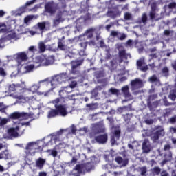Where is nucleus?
<instances>
[{
    "label": "nucleus",
    "mask_w": 176,
    "mask_h": 176,
    "mask_svg": "<svg viewBox=\"0 0 176 176\" xmlns=\"http://www.w3.org/2000/svg\"><path fill=\"white\" fill-rule=\"evenodd\" d=\"M64 93L68 94V92H67V90L65 89L59 91L60 97L52 101V104L54 105L55 109H51L48 111L47 118L49 119L57 116H67V115H68V111H67V104H65V97L63 95Z\"/></svg>",
    "instance_id": "1"
},
{
    "label": "nucleus",
    "mask_w": 176,
    "mask_h": 176,
    "mask_svg": "<svg viewBox=\"0 0 176 176\" xmlns=\"http://www.w3.org/2000/svg\"><path fill=\"white\" fill-rule=\"evenodd\" d=\"M23 85L21 84H12L9 86V91H16L19 94H24L19 96L20 100H25L27 102L34 100V96H30L31 90L25 87V85L23 82Z\"/></svg>",
    "instance_id": "2"
},
{
    "label": "nucleus",
    "mask_w": 176,
    "mask_h": 176,
    "mask_svg": "<svg viewBox=\"0 0 176 176\" xmlns=\"http://www.w3.org/2000/svg\"><path fill=\"white\" fill-rule=\"evenodd\" d=\"M9 119H11L12 120H17V119H19L20 120H27V119L30 118V114L28 113H24V112H17L15 111L8 116Z\"/></svg>",
    "instance_id": "3"
},
{
    "label": "nucleus",
    "mask_w": 176,
    "mask_h": 176,
    "mask_svg": "<svg viewBox=\"0 0 176 176\" xmlns=\"http://www.w3.org/2000/svg\"><path fill=\"white\" fill-rule=\"evenodd\" d=\"M74 79V77H69L68 74L67 73H60L57 75L53 80V82H57V83H65V82H69V80H72Z\"/></svg>",
    "instance_id": "4"
},
{
    "label": "nucleus",
    "mask_w": 176,
    "mask_h": 176,
    "mask_svg": "<svg viewBox=\"0 0 176 176\" xmlns=\"http://www.w3.org/2000/svg\"><path fill=\"white\" fill-rule=\"evenodd\" d=\"M156 132H155L151 136V140L154 144L159 141V138H160L161 135H164V129L161 126H157L155 127Z\"/></svg>",
    "instance_id": "5"
},
{
    "label": "nucleus",
    "mask_w": 176,
    "mask_h": 176,
    "mask_svg": "<svg viewBox=\"0 0 176 176\" xmlns=\"http://www.w3.org/2000/svg\"><path fill=\"white\" fill-rule=\"evenodd\" d=\"M39 149V146H38V144L34 142H31L28 143V144L25 146V150L29 155H34L35 153H36V150Z\"/></svg>",
    "instance_id": "6"
},
{
    "label": "nucleus",
    "mask_w": 176,
    "mask_h": 176,
    "mask_svg": "<svg viewBox=\"0 0 176 176\" xmlns=\"http://www.w3.org/2000/svg\"><path fill=\"white\" fill-rule=\"evenodd\" d=\"M45 9L47 13H50V14H54L57 10V5H56L54 1H50L45 4Z\"/></svg>",
    "instance_id": "7"
},
{
    "label": "nucleus",
    "mask_w": 176,
    "mask_h": 176,
    "mask_svg": "<svg viewBox=\"0 0 176 176\" xmlns=\"http://www.w3.org/2000/svg\"><path fill=\"white\" fill-rule=\"evenodd\" d=\"M72 64V70L71 73L74 75H78L79 74V70L76 69L77 67H80V65H82L83 64V60H72L71 62Z\"/></svg>",
    "instance_id": "8"
},
{
    "label": "nucleus",
    "mask_w": 176,
    "mask_h": 176,
    "mask_svg": "<svg viewBox=\"0 0 176 176\" xmlns=\"http://www.w3.org/2000/svg\"><path fill=\"white\" fill-rule=\"evenodd\" d=\"M95 141L98 144H100L104 145V144H107L108 142V133H103L95 137Z\"/></svg>",
    "instance_id": "9"
},
{
    "label": "nucleus",
    "mask_w": 176,
    "mask_h": 176,
    "mask_svg": "<svg viewBox=\"0 0 176 176\" xmlns=\"http://www.w3.org/2000/svg\"><path fill=\"white\" fill-rule=\"evenodd\" d=\"M136 66L138 69H140V71H142V72H146V71L149 69L148 65H145V61L142 59L136 61Z\"/></svg>",
    "instance_id": "10"
},
{
    "label": "nucleus",
    "mask_w": 176,
    "mask_h": 176,
    "mask_svg": "<svg viewBox=\"0 0 176 176\" xmlns=\"http://www.w3.org/2000/svg\"><path fill=\"white\" fill-rule=\"evenodd\" d=\"M19 131H20L19 126H16L15 128H10L8 130V134L10 137H13L14 138H17V137H19Z\"/></svg>",
    "instance_id": "11"
},
{
    "label": "nucleus",
    "mask_w": 176,
    "mask_h": 176,
    "mask_svg": "<svg viewBox=\"0 0 176 176\" xmlns=\"http://www.w3.org/2000/svg\"><path fill=\"white\" fill-rule=\"evenodd\" d=\"M63 14H64V12L58 11L56 15V19H54V25H58L60 23H63L64 21V19H63Z\"/></svg>",
    "instance_id": "12"
},
{
    "label": "nucleus",
    "mask_w": 176,
    "mask_h": 176,
    "mask_svg": "<svg viewBox=\"0 0 176 176\" xmlns=\"http://www.w3.org/2000/svg\"><path fill=\"white\" fill-rule=\"evenodd\" d=\"M142 148L144 153H149V152H151V144H149V140L147 139L144 140Z\"/></svg>",
    "instance_id": "13"
},
{
    "label": "nucleus",
    "mask_w": 176,
    "mask_h": 176,
    "mask_svg": "<svg viewBox=\"0 0 176 176\" xmlns=\"http://www.w3.org/2000/svg\"><path fill=\"white\" fill-rule=\"evenodd\" d=\"M107 14L108 17H111V19H116V17H120V14H122V12H120L119 10H109Z\"/></svg>",
    "instance_id": "14"
},
{
    "label": "nucleus",
    "mask_w": 176,
    "mask_h": 176,
    "mask_svg": "<svg viewBox=\"0 0 176 176\" xmlns=\"http://www.w3.org/2000/svg\"><path fill=\"white\" fill-rule=\"evenodd\" d=\"M28 57L25 52H19L16 54V60L18 63H21L22 61H27Z\"/></svg>",
    "instance_id": "15"
},
{
    "label": "nucleus",
    "mask_w": 176,
    "mask_h": 176,
    "mask_svg": "<svg viewBox=\"0 0 176 176\" xmlns=\"http://www.w3.org/2000/svg\"><path fill=\"white\" fill-rule=\"evenodd\" d=\"M119 63L122 64L124 60H127V53H126V50H122L118 52Z\"/></svg>",
    "instance_id": "16"
},
{
    "label": "nucleus",
    "mask_w": 176,
    "mask_h": 176,
    "mask_svg": "<svg viewBox=\"0 0 176 176\" xmlns=\"http://www.w3.org/2000/svg\"><path fill=\"white\" fill-rule=\"evenodd\" d=\"M46 164V160L39 157L36 160V167L38 168V170H42L45 164Z\"/></svg>",
    "instance_id": "17"
},
{
    "label": "nucleus",
    "mask_w": 176,
    "mask_h": 176,
    "mask_svg": "<svg viewBox=\"0 0 176 176\" xmlns=\"http://www.w3.org/2000/svg\"><path fill=\"white\" fill-rule=\"evenodd\" d=\"M120 130L116 129L114 131V133H113V135L111 136V141L112 144H115L118 140L120 138Z\"/></svg>",
    "instance_id": "18"
},
{
    "label": "nucleus",
    "mask_w": 176,
    "mask_h": 176,
    "mask_svg": "<svg viewBox=\"0 0 176 176\" xmlns=\"http://www.w3.org/2000/svg\"><path fill=\"white\" fill-rule=\"evenodd\" d=\"M157 98V94L150 95L147 100V105L150 109H152V102Z\"/></svg>",
    "instance_id": "19"
},
{
    "label": "nucleus",
    "mask_w": 176,
    "mask_h": 176,
    "mask_svg": "<svg viewBox=\"0 0 176 176\" xmlns=\"http://www.w3.org/2000/svg\"><path fill=\"white\" fill-rule=\"evenodd\" d=\"M35 2H36V0H31L30 1H28L25 3V6H23V7L20 8V12H21V13L25 12L26 10H27V6H30V5L34 4V3H35Z\"/></svg>",
    "instance_id": "20"
},
{
    "label": "nucleus",
    "mask_w": 176,
    "mask_h": 176,
    "mask_svg": "<svg viewBox=\"0 0 176 176\" xmlns=\"http://www.w3.org/2000/svg\"><path fill=\"white\" fill-rule=\"evenodd\" d=\"M131 84V86H138L139 87H142V85H144L142 80L140 78H135V80H132Z\"/></svg>",
    "instance_id": "21"
},
{
    "label": "nucleus",
    "mask_w": 176,
    "mask_h": 176,
    "mask_svg": "<svg viewBox=\"0 0 176 176\" xmlns=\"http://www.w3.org/2000/svg\"><path fill=\"white\" fill-rule=\"evenodd\" d=\"M122 91L126 98H130V97H131V94H130V91L129 90V86L123 87Z\"/></svg>",
    "instance_id": "22"
},
{
    "label": "nucleus",
    "mask_w": 176,
    "mask_h": 176,
    "mask_svg": "<svg viewBox=\"0 0 176 176\" xmlns=\"http://www.w3.org/2000/svg\"><path fill=\"white\" fill-rule=\"evenodd\" d=\"M84 171H91L93 170V164L91 162H87L82 164Z\"/></svg>",
    "instance_id": "23"
},
{
    "label": "nucleus",
    "mask_w": 176,
    "mask_h": 176,
    "mask_svg": "<svg viewBox=\"0 0 176 176\" xmlns=\"http://www.w3.org/2000/svg\"><path fill=\"white\" fill-rule=\"evenodd\" d=\"M96 127L97 129V131L96 132V134H100L101 133H105V128H104V126L97 124L96 125Z\"/></svg>",
    "instance_id": "24"
},
{
    "label": "nucleus",
    "mask_w": 176,
    "mask_h": 176,
    "mask_svg": "<svg viewBox=\"0 0 176 176\" xmlns=\"http://www.w3.org/2000/svg\"><path fill=\"white\" fill-rule=\"evenodd\" d=\"M36 25L37 28H38V30H40V31L43 32V31H45V28H46V22H38Z\"/></svg>",
    "instance_id": "25"
},
{
    "label": "nucleus",
    "mask_w": 176,
    "mask_h": 176,
    "mask_svg": "<svg viewBox=\"0 0 176 176\" xmlns=\"http://www.w3.org/2000/svg\"><path fill=\"white\" fill-rule=\"evenodd\" d=\"M0 156L1 159L7 160V159H9V151L8 150H5L0 152Z\"/></svg>",
    "instance_id": "26"
},
{
    "label": "nucleus",
    "mask_w": 176,
    "mask_h": 176,
    "mask_svg": "<svg viewBox=\"0 0 176 176\" xmlns=\"http://www.w3.org/2000/svg\"><path fill=\"white\" fill-rule=\"evenodd\" d=\"M3 67H5V63H1V65L0 66V76L5 78V76L8 75V73Z\"/></svg>",
    "instance_id": "27"
},
{
    "label": "nucleus",
    "mask_w": 176,
    "mask_h": 176,
    "mask_svg": "<svg viewBox=\"0 0 176 176\" xmlns=\"http://www.w3.org/2000/svg\"><path fill=\"white\" fill-rule=\"evenodd\" d=\"M116 163H118V164H122V162H123L124 166H126L127 163H129V161L127 160L123 161V158L120 156H118L117 157H116Z\"/></svg>",
    "instance_id": "28"
},
{
    "label": "nucleus",
    "mask_w": 176,
    "mask_h": 176,
    "mask_svg": "<svg viewBox=\"0 0 176 176\" xmlns=\"http://www.w3.org/2000/svg\"><path fill=\"white\" fill-rule=\"evenodd\" d=\"M38 49H39V53H44V52L46 51V45H45V43L40 42L38 43Z\"/></svg>",
    "instance_id": "29"
},
{
    "label": "nucleus",
    "mask_w": 176,
    "mask_h": 176,
    "mask_svg": "<svg viewBox=\"0 0 176 176\" xmlns=\"http://www.w3.org/2000/svg\"><path fill=\"white\" fill-rule=\"evenodd\" d=\"M6 109H8V106L5 105L3 102H0V113L6 114Z\"/></svg>",
    "instance_id": "30"
},
{
    "label": "nucleus",
    "mask_w": 176,
    "mask_h": 176,
    "mask_svg": "<svg viewBox=\"0 0 176 176\" xmlns=\"http://www.w3.org/2000/svg\"><path fill=\"white\" fill-rule=\"evenodd\" d=\"M169 98H170V100L172 101H175V100H176V90H172V91H170Z\"/></svg>",
    "instance_id": "31"
},
{
    "label": "nucleus",
    "mask_w": 176,
    "mask_h": 176,
    "mask_svg": "<svg viewBox=\"0 0 176 176\" xmlns=\"http://www.w3.org/2000/svg\"><path fill=\"white\" fill-rule=\"evenodd\" d=\"M162 173V169L159 166H155L153 169V174L154 175H159Z\"/></svg>",
    "instance_id": "32"
},
{
    "label": "nucleus",
    "mask_w": 176,
    "mask_h": 176,
    "mask_svg": "<svg viewBox=\"0 0 176 176\" xmlns=\"http://www.w3.org/2000/svg\"><path fill=\"white\" fill-rule=\"evenodd\" d=\"M94 31H96V29L91 28L86 30L85 34H89L88 38H92L94 36L93 32H94Z\"/></svg>",
    "instance_id": "33"
},
{
    "label": "nucleus",
    "mask_w": 176,
    "mask_h": 176,
    "mask_svg": "<svg viewBox=\"0 0 176 176\" xmlns=\"http://www.w3.org/2000/svg\"><path fill=\"white\" fill-rule=\"evenodd\" d=\"M111 94H114L115 96H119L120 94V91L119 89H116V88H111L109 90Z\"/></svg>",
    "instance_id": "34"
},
{
    "label": "nucleus",
    "mask_w": 176,
    "mask_h": 176,
    "mask_svg": "<svg viewBox=\"0 0 176 176\" xmlns=\"http://www.w3.org/2000/svg\"><path fill=\"white\" fill-rule=\"evenodd\" d=\"M76 171H78V173H83V164H77L75 167Z\"/></svg>",
    "instance_id": "35"
},
{
    "label": "nucleus",
    "mask_w": 176,
    "mask_h": 176,
    "mask_svg": "<svg viewBox=\"0 0 176 176\" xmlns=\"http://www.w3.org/2000/svg\"><path fill=\"white\" fill-rule=\"evenodd\" d=\"M139 170L140 171L141 175H142V176L146 175V172L148 171L146 169V166L140 167V168H139Z\"/></svg>",
    "instance_id": "36"
},
{
    "label": "nucleus",
    "mask_w": 176,
    "mask_h": 176,
    "mask_svg": "<svg viewBox=\"0 0 176 176\" xmlns=\"http://www.w3.org/2000/svg\"><path fill=\"white\" fill-rule=\"evenodd\" d=\"M162 74H164V76H168V72H170V70H168V67H164L162 69Z\"/></svg>",
    "instance_id": "37"
},
{
    "label": "nucleus",
    "mask_w": 176,
    "mask_h": 176,
    "mask_svg": "<svg viewBox=\"0 0 176 176\" xmlns=\"http://www.w3.org/2000/svg\"><path fill=\"white\" fill-rule=\"evenodd\" d=\"M32 19H34V16H31V15L27 16L24 19V23H25V24H28V23H30V21H31V20H32Z\"/></svg>",
    "instance_id": "38"
},
{
    "label": "nucleus",
    "mask_w": 176,
    "mask_h": 176,
    "mask_svg": "<svg viewBox=\"0 0 176 176\" xmlns=\"http://www.w3.org/2000/svg\"><path fill=\"white\" fill-rule=\"evenodd\" d=\"M87 107L91 109H97V104L96 103L87 104Z\"/></svg>",
    "instance_id": "39"
},
{
    "label": "nucleus",
    "mask_w": 176,
    "mask_h": 176,
    "mask_svg": "<svg viewBox=\"0 0 176 176\" xmlns=\"http://www.w3.org/2000/svg\"><path fill=\"white\" fill-rule=\"evenodd\" d=\"M8 122H9V120H8V118H2L0 120V126H5V124H7Z\"/></svg>",
    "instance_id": "40"
},
{
    "label": "nucleus",
    "mask_w": 176,
    "mask_h": 176,
    "mask_svg": "<svg viewBox=\"0 0 176 176\" xmlns=\"http://www.w3.org/2000/svg\"><path fill=\"white\" fill-rule=\"evenodd\" d=\"M34 67L35 66L34 65H29L26 66L25 68L28 72H31V71H32V69H34Z\"/></svg>",
    "instance_id": "41"
},
{
    "label": "nucleus",
    "mask_w": 176,
    "mask_h": 176,
    "mask_svg": "<svg viewBox=\"0 0 176 176\" xmlns=\"http://www.w3.org/2000/svg\"><path fill=\"white\" fill-rule=\"evenodd\" d=\"M58 47L60 50H65V45H64V44H63V42H61V41H59L58 43Z\"/></svg>",
    "instance_id": "42"
},
{
    "label": "nucleus",
    "mask_w": 176,
    "mask_h": 176,
    "mask_svg": "<svg viewBox=\"0 0 176 176\" xmlns=\"http://www.w3.org/2000/svg\"><path fill=\"white\" fill-rule=\"evenodd\" d=\"M47 152H51V155L53 157H56L57 156V151L56 150H47Z\"/></svg>",
    "instance_id": "43"
},
{
    "label": "nucleus",
    "mask_w": 176,
    "mask_h": 176,
    "mask_svg": "<svg viewBox=\"0 0 176 176\" xmlns=\"http://www.w3.org/2000/svg\"><path fill=\"white\" fill-rule=\"evenodd\" d=\"M169 9H176V3L172 2L168 5Z\"/></svg>",
    "instance_id": "44"
},
{
    "label": "nucleus",
    "mask_w": 176,
    "mask_h": 176,
    "mask_svg": "<svg viewBox=\"0 0 176 176\" xmlns=\"http://www.w3.org/2000/svg\"><path fill=\"white\" fill-rule=\"evenodd\" d=\"M131 14L126 12L124 14V20H131Z\"/></svg>",
    "instance_id": "45"
},
{
    "label": "nucleus",
    "mask_w": 176,
    "mask_h": 176,
    "mask_svg": "<svg viewBox=\"0 0 176 176\" xmlns=\"http://www.w3.org/2000/svg\"><path fill=\"white\" fill-rule=\"evenodd\" d=\"M142 23H146V21H148V16H146V14H144L142 15Z\"/></svg>",
    "instance_id": "46"
},
{
    "label": "nucleus",
    "mask_w": 176,
    "mask_h": 176,
    "mask_svg": "<svg viewBox=\"0 0 176 176\" xmlns=\"http://www.w3.org/2000/svg\"><path fill=\"white\" fill-rule=\"evenodd\" d=\"M76 131H77L76 126H75V125H72L71 129L72 134H76Z\"/></svg>",
    "instance_id": "47"
},
{
    "label": "nucleus",
    "mask_w": 176,
    "mask_h": 176,
    "mask_svg": "<svg viewBox=\"0 0 176 176\" xmlns=\"http://www.w3.org/2000/svg\"><path fill=\"white\" fill-rule=\"evenodd\" d=\"M154 122L153 119H147L145 120L146 124H153Z\"/></svg>",
    "instance_id": "48"
},
{
    "label": "nucleus",
    "mask_w": 176,
    "mask_h": 176,
    "mask_svg": "<svg viewBox=\"0 0 176 176\" xmlns=\"http://www.w3.org/2000/svg\"><path fill=\"white\" fill-rule=\"evenodd\" d=\"M76 85H78V82L76 81H72V83L69 85V87L71 89H75L76 87Z\"/></svg>",
    "instance_id": "49"
},
{
    "label": "nucleus",
    "mask_w": 176,
    "mask_h": 176,
    "mask_svg": "<svg viewBox=\"0 0 176 176\" xmlns=\"http://www.w3.org/2000/svg\"><path fill=\"white\" fill-rule=\"evenodd\" d=\"M107 120H108L111 125H113V123L115 122V120L112 118V117H107Z\"/></svg>",
    "instance_id": "50"
},
{
    "label": "nucleus",
    "mask_w": 176,
    "mask_h": 176,
    "mask_svg": "<svg viewBox=\"0 0 176 176\" xmlns=\"http://www.w3.org/2000/svg\"><path fill=\"white\" fill-rule=\"evenodd\" d=\"M152 108H157L159 107V102L155 101L153 103H151Z\"/></svg>",
    "instance_id": "51"
},
{
    "label": "nucleus",
    "mask_w": 176,
    "mask_h": 176,
    "mask_svg": "<svg viewBox=\"0 0 176 176\" xmlns=\"http://www.w3.org/2000/svg\"><path fill=\"white\" fill-rule=\"evenodd\" d=\"M76 162H78V159L75 157H72V160L70 161V164H76Z\"/></svg>",
    "instance_id": "52"
},
{
    "label": "nucleus",
    "mask_w": 176,
    "mask_h": 176,
    "mask_svg": "<svg viewBox=\"0 0 176 176\" xmlns=\"http://www.w3.org/2000/svg\"><path fill=\"white\" fill-rule=\"evenodd\" d=\"M38 89H39V87H38L37 85H34V86H32V90H34V91H32V93L34 94V93L38 91Z\"/></svg>",
    "instance_id": "53"
},
{
    "label": "nucleus",
    "mask_w": 176,
    "mask_h": 176,
    "mask_svg": "<svg viewBox=\"0 0 176 176\" xmlns=\"http://www.w3.org/2000/svg\"><path fill=\"white\" fill-rule=\"evenodd\" d=\"M29 50L30 52H38V49H36V47H35V46H30L29 47Z\"/></svg>",
    "instance_id": "54"
},
{
    "label": "nucleus",
    "mask_w": 176,
    "mask_h": 176,
    "mask_svg": "<svg viewBox=\"0 0 176 176\" xmlns=\"http://www.w3.org/2000/svg\"><path fill=\"white\" fill-rule=\"evenodd\" d=\"M170 149H171V146H170V144H166L164 146V151H170Z\"/></svg>",
    "instance_id": "55"
},
{
    "label": "nucleus",
    "mask_w": 176,
    "mask_h": 176,
    "mask_svg": "<svg viewBox=\"0 0 176 176\" xmlns=\"http://www.w3.org/2000/svg\"><path fill=\"white\" fill-rule=\"evenodd\" d=\"M170 34H171V32L168 30H165L164 31V35H166V36H170Z\"/></svg>",
    "instance_id": "56"
},
{
    "label": "nucleus",
    "mask_w": 176,
    "mask_h": 176,
    "mask_svg": "<svg viewBox=\"0 0 176 176\" xmlns=\"http://www.w3.org/2000/svg\"><path fill=\"white\" fill-rule=\"evenodd\" d=\"M100 47L102 48H104V47H107V45H105V43L104 42V41L101 40L100 41Z\"/></svg>",
    "instance_id": "57"
},
{
    "label": "nucleus",
    "mask_w": 176,
    "mask_h": 176,
    "mask_svg": "<svg viewBox=\"0 0 176 176\" xmlns=\"http://www.w3.org/2000/svg\"><path fill=\"white\" fill-rule=\"evenodd\" d=\"M127 36H126L124 34V33H123L122 34H121V36L119 37L120 41H124V39H126Z\"/></svg>",
    "instance_id": "58"
},
{
    "label": "nucleus",
    "mask_w": 176,
    "mask_h": 176,
    "mask_svg": "<svg viewBox=\"0 0 176 176\" xmlns=\"http://www.w3.org/2000/svg\"><path fill=\"white\" fill-rule=\"evenodd\" d=\"M150 80L151 82H156L157 80V78H156V76H153L150 78Z\"/></svg>",
    "instance_id": "59"
},
{
    "label": "nucleus",
    "mask_w": 176,
    "mask_h": 176,
    "mask_svg": "<svg viewBox=\"0 0 176 176\" xmlns=\"http://www.w3.org/2000/svg\"><path fill=\"white\" fill-rule=\"evenodd\" d=\"M170 123H176V116L170 118Z\"/></svg>",
    "instance_id": "60"
},
{
    "label": "nucleus",
    "mask_w": 176,
    "mask_h": 176,
    "mask_svg": "<svg viewBox=\"0 0 176 176\" xmlns=\"http://www.w3.org/2000/svg\"><path fill=\"white\" fill-rule=\"evenodd\" d=\"M161 176H168V173L166 170H163L161 172Z\"/></svg>",
    "instance_id": "61"
},
{
    "label": "nucleus",
    "mask_w": 176,
    "mask_h": 176,
    "mask_svg": "<svg viewBox=\"0 0 176 176\" xmlns=\"http://www.w3.org/2000/svg\"><path fill=\"white\" fill-rule=\"evenodd\" d=\"M124 119L126 122H129L130 118H129V114L124 115Z\"/></svg>",
    "instance_id": "62"
},
{
    "label": "nucleus",
    "mask_w": 176,
    "mask_h": 176,
    "mask_svg": "<svg viewBox=\"0 0 176 176\" xmlns=\"http://www.w3.org/2000/svg\"><path fill=\"white\" fill-rule=\"evenodd\" d=\"M111 36H118V32L113 30L111 31Z\"/></svg>",
    "instance_id": "63"
},
{
    "label": "nucleus",
    "mask_w": 176,
    "mask_h": 176,
    "mask_svg": "<svg viewBox=\"0 0 176 176\" xmlns=\"http://www.w3.org/2000/svg\"><path fill=\"white\" fill-rule=\"evenodd\" d=\"M0 32L6 33L8 32V29L6 28L0 29Z\"/></svg>",
    "instance_id": "64"
}]
</instances>
